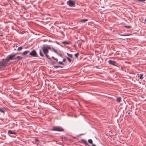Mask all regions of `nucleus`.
<instances>
[{
    "label": "nucleus",
    "mask_w": 146,
    "mask_h": 146,
    "mask_svg": "<svg viewBox=\"0 0 146 146\" xmlns=\"http://www.w3.org/2000/svg\"><path fill=\"white\" fill-rule=\"evenodd\" d=\"M42 48L44 54H48L49 52L48 49L51 48V46L47 44L44 45Z\"/></svg>",
    "instance_id": "nucleus-1"
},
{
    "label": "nucleus",
    "mask_w": 146,
    "mask_h": 146,
    "mask_svg": "<svg viewBox=\"0 0 146 146\" xmlns=\"http://www.w3.org/2000/svg\"><path fill=\"white\" fill-rule=\"evenodd\" d=\"M17 54H11L8 55L6 58V61L9 62L10 60H16L15 56Z\"/></svg>",
    "instance_id": "nucleus-2"
},
{
    "label": "nucleus",
    "mask_w": 146,
    "mask_h": 146,
    "mask_svg": "<svg viewBox=\"0 0 146 146\" xmlns=\"http://www.w3.org/2000/svg\"><path fill=\"white\" fill-rule=\"evenodd\" d=\"M51 130L55 131H64V129L61 127L56 126L54 127Z\"/></svg>",
    "instance_id": "nucleus-3"
},
{
    "label": "nucleus",
    "mask_w": 146,
    "mask_h": 146,
    "mask_svg": "<svg viewBox=\"0 0 146 146\" xmlns=\"http://www.w3.org/2000/svg\"><path fill=\"white\" fill-rule=\"evenodd\" d=\"M30 55L34 57H38V55L37 54L36 50L34 49L29 54Z\"/></svg>",
    "instance_id": "nucleus-4"
},
{
    "label": "nucleus",
    "mask_w": 146,
    "mask_h": 146,
    "mask_svg": "<svg viewBox=\"0 0 146 146\" xmlns=\"http://www.w3.org/2000/svg\"><path fill=\"white\" fill-rule=\"evenodd\" d=\"M8 62L6 61V59L5 60L4 59H3V60L0 62V66L3 67L7 66Z\"/></svg>",
    "instance_id": "nucleus-5"
},
{
    "label": "nucleus",
    "mask_w": 146,
    "mask_h": 146,
    "mask_svg": "<svg viewBox=\"0 0 146 146\" xmlns=\"http://www.w3.org/2000/svg\"><path fill=\"white\" fill-rule=\"evenodd\" d=\"M68 5L71 7L74 6L75 3V2L72 1L71 0H69L67 2Z\"/></svg>",
    "instance_id": "nucleus-6"
},
{
    "label": "nucleus",
    "mask_w": 146,
    "mask_h": 146,
    "mask_svg": "<svg viewBox=\"0 0 146 146\" xmlns=\"http://www.w3.org/2000/svg\"><path fill=\"white\" fill-rule=\"evenodd\" d=\"M108 62L110 64L113 65H115V64L116 63V62L115 61L111 60H109L108 61Z\"/></svg>",
    "instance_id": "nucleus-7"
},
{
    "label": "nucleus",
    "mask_w": 146,
    "mask_h": 146,
    "mask_svg": "<svg viewBox=\"0 0 146 146\" xmlns=\"http://www.w3.org/2000/svg\"><path fill=\"white\" fill-rule=\"evenodd\" d=\"M8 134H16V133L14 132L12 130H9L8 131Z\"/></svg>",
    "instance_id": "nucleus-8"
},
{
    "label": "nucleus",
    "mask_w": 146,
    "mask_h": 146,
    "mask_svg": "<svg viewBox=\"0 0 146 146\" xmlns=\"http://www.w3.org/2000/svg\"><path fill=\"white\" fill-rule=\"evenodd\" d=\"M138 77H139V78L141 79H142L143 78V74H141L140 75L139 74H137Z\"/></svg>",
    "instance_id": "nucleus-9"
},
{
    "label": "nucleus",
    "mask_w": 146,
    "mask_h": 146,
    "mask_svg": "<svg viewBox=\"0 0 146 146\" xmlns=\"http://www.w3.org/2000/svg\"><path fill=\"white\" fill-rule=\"evenodd\" d=\"M15 58H16V59L18 60H17V61H18L19 60H21V59H22L23 58V57H21L20 56H18L17 57H15Z\"/></svg>",
    "instance_id": "nucleus-10"
},
{
    "label": "nucleus",
    "mask_w": 146,
    "mask_h": 146,
    "mask_svg": "<svg viewBox=\"0 0 146 146\" xmlns=\"http://www.w3.org/2000/svg\"><path fill=\"white\" fill-rule=\"evenodd\" d=\"M39 53L40 55L42 57L44 56V55L42 52L41 49L40 50L39 52Z\"/></svg>",
    "instance_id": "nucleus-11"
},
{
    "label": "nucleus",
    "mask_w": 146,
    "mask_h": 146,
    "mask_svg": "<svg viewBox=\"0 0 146 146\" xmlns=\"http://www.w3.org/2000/svg\"><path fill=\"white\" fill-rule=\"evenodd\" d=\"M29 52H30L29 50H25V51L24 52H23V55H25L27 54H28V53H29Z\"/></svg>",
    "instance_id": "nucleus-12"
},
{
    "label": "nucleus",
    "mask_w": 146,
    "mask_h": 146,
    "mask_svg": "<svg viewBox=\"0 0 146 146\" xmlns=\"http://www.w3.org/2000/svg\"><path fill=\"white\" fill-rule=\"evenodd\" d=\"M121 97H119L117 98V102H120L121 101Z\"/></svg>",
    "instance_id": "nucleus-13"
},
{
    "label": "nucleus",
    "mask_w": 146,
    "mask_h": 146,
    "mask_svg": "<svg viewBox=\"0 0 146 146\" xmlns=\"http://www.w3.org/2000/svg\"><path fill=\"white\" fill-rule=\"evenodd\" d=\"M66 58L67 59V60H68V61L69 62V63L71 62V59L69 57H66Z\"/></svg>",
    "instance_id": "nucleus-14"
},
{
    "label": "nucleus",
    "mask_w": 146,
    "mask_h": 146,
    "mask_svg": "<svg viewBox=\"0 0 146 146\" xmlns=\"http://www.w3.org/2000/svg\"><path fill=\"white\" fill-rule=\"evenodd\" d=\"M82 141L84 143L85 145H88V144L86 140H84V139H83Z\"/></svg>",
    "instance_id": "nucleus-15"
},
{
    "label": "nucleus",
    "mask_w": 146,
    "mask_h": 146,
    "mask_svg": "<svg viewBox=\"0 0 146 146\" xmlns=\"http://www.w3.org/2000/svg\"><path fill=\"white\" fill-rule=\"evenodd\" d=\"M23 46L19 47L18 48V49H17V50L18 51H20L23 49Z\"/></svg>",
    "instance_id": "nucleus-16"
},
{
    "label": "nucleus",
    "mask_w": 146,
    "mask_h": 146,
    "mask_svg": "<svg viewBox=\"0 0 146 146\" xmlns=\"http://www.w3.org/2000/svg\"><path fill=\"white\" fill-rule=\"evenodd\" d=\"M45 54V56L47 58L50 60H51V59L50 57L48 54Z\"/></svg>",
    "instance_id": "nucleus-17"
},
{
    "label": "nucleus",
    "mask_w": 146,
    "mask_h": 146,
    "mask_svg": "<svg viewBox=\"0 0 146 146\" xmlns=\"http://www.w3.org/2000/svg\"><path fill=\"white\" fill-rule=\"evenodd\" d=\"M88 19H81L80 21L81 22L84 23L85 22L88 21Z\"/></svg>",
    "instance_id": "nucleus-18"
},
{
    "label": "nucleus",
    "mask_w": 146,
    "mask_h": 146,
    "mask_svg": "<svg viewBox=\"0 0 146 146\" xmlns=\"http://www.w3.org/2000/svg\"><path fill=\"white\" fill-rule=\"evenodd\" d=\"M67 54L68 56V57H69L70 58H72V54H70L68 53H67Z\"/></svg>",
    "instance_id": "nucleus-19"
},
{
    "label": "nucleus",
    "mask_w": 146,
    "mask_h": 146,
    "mask_svg": "<svg viewBox=\"0 0 146 146\" xmlns=\"http://www.w3.org/2000/svg\"><path fill=\"white\" fill-rule=\"evenodd\" d=\"M88 142L89 143H90V144H93L92 141V139H89L88 140Z\"/></svg>",
    "instance_id": "nucleus-20"
},
{
    "label": "nucleus",
    "mask_w": 146,
    "mask_h": 146,
    "mask_svg": "<svg viewBox=\"0 0 146 146\" xmlns=\"http://www.w3.org/2000/svg\"><path fill=\"white\" fill-rule=\"evenodd\" d=\"M70 43V42L64 41V45L65 44H69Z\"/></svg>",
    "instance_id": "nucleus-21"
},
{
    "label": "nucleus",
    "mask_w": 146,
    "mask_h": 146,
    "mask_svg": "<svg viewBox=\"0 0 146 146\" xmlns=\"http://www.w3.org/2000/svg\"><path fill=\"white\" fill-rule=\"evenodd\" d=\"M79 54L78 53H76L74 54L75 56L77 58H78V56Z\"/></svg>",
    "instance_id": "nucleus-22"
},
{
    "label": "nucleus",
    "mask_w": 146,
    "mask_h": 146,
    "mask_svg": "<svg viewBox=\"0 0 146 146\" xmlns=\"http://www.w3.org/2000/svg\"><path fill=\"white\" fill-rule=\"evenodd\" d=\"M5 111L4 110L1 109V108H0V112L1 113H4Z\"/></svg>",
    "instance_id": "nucleus-23"
},
{
    "label": "nucleus",
    "mask_w": 146,
    "mask_h": 146,
    "mask_svg": "<svg viewBox=\"0 0 146 146\" xmlns=\"http://www.w3.org/2000/svg\"><path fill=\"white\" fill-rule=\"evenodd\" d=\"M52 49L53 50V51L55 52L56 53H57V51L54 48H52Z\"/></svg>",
    "instance_id": "nucleus-24"
},
{
    "label": "nucleus",
    "mask_w": 146,
    "mask_h": 146,
    "mask_svg": "<svg viewBox=\"0 0 146 146\" xmlns=\"http://www.w3.org/2000/svg\"><path fill=\"white\" fill-rule=\"evenodd\" d=\"M58 64H63L62 62H58Z\"/></svg>",
    "instance_id": "nucleus-25"
},
{
    "label": "nucleus",
    "mask_w": 146,
    "mask_h": 146,
    "mask_svg": "<svg viewBox=\"0 0 146 146\" xmlns=\"http://www.w3.org/2000/svg\"><path fill=\"white\" fill-rule=\"evenodd\" d=\"M54 67L55 68H57L58 67H60V66H54Z\"/></svg>",
    "instance_id": "nucleus-26"
},
{
    "label": "nucleus",
    "mask_w": 146,
    "mask_h": 146,
    "mask_svg": "<svg viewBox=\"0 0 146 146\" xmlns=\"http://www.w3.org/2000/svg\"><path fill=\"white\" fill-rule=\"evenodd\" d=\"M146 0H138V1H140L141 2H143V1H145Z\"/></svg>",
    "instance_id": "nucleus-27"
},
{
    "label": "nucleus",
    "mask_w": 146,
    "mask_h": 146,
    "mask_svg": "<svg viewBox=\"0 0 146 146\" xmlns=\"http://www.w3.org/2000/svg\"><path fill=\"white\" fill-rule=\"evenodd\" d=\"M52 58H53L54 59V60H56V61H58V60L57 59H56V58H55L53 57V56H52Z\"/></svg>",
    "instance_id": "nucleus-28"
},
{
    "label": "nucleus",
    "mask_w": 146,
    "mask_h": 146,
    "mask_svg": "<svg viewBox=\"0 0 146 146\" xmlns=\"http://www.w3.org/2000/svg\"><path fill=\"white\" fill-rule=\"evenodd\" d=\"M92 146H96V145H95L93 144H92Z\"/></svg>",
    "instance_id": "nucleus-29"
},
{
    "label": "nucleus",
    "mask_w": 146,
    "mask_h": 146,
    "mask_svg": "<svg viewBox=\"0 0 146 146\" xmlns=\"http://www.w3.org/2000/svg\"><path fill=\"white\" fill-rule=\"evenodd\" d=\"M35 141H38V139H35Z\"/></svg>",
    "instance_id": "nucleus-30"
},
{
    "label": "nucleus",
    "mask_w": 146,
    "mask_h": 146,
    "mask_svg": "<svg viewBox=\"0 0 146 146\" xmlns=\"http://www.w3.org/2000/svg\"><path fill=\"white\" fill-rule=\"evenodd\" d=\"M62 62H64V58L62 59Z\"/></svg>",
    "instance_id": "nucleus-31"
},
{
    "label": "nucleus",
    "mask_w": 146,
    "mask_h": 146,
    "mask_svg": "<svg viewBox=\"0 0 146 146\" xmlns=\"http://www.w3.org/2000/svg\"><path fill=\"white\" fill-rule=\"evenodd\" d=\"M62 43L63 44H64V41L62 42Z\"/></svg>",
    "instance_id": "nucleus-32"
},
{
    "label": "nucleus",
    "mask_w": 146,
    "mask_h": 146,
    "mask_svg": "<svg viewBox=\"0 0 146 146\" xmlns=\"http://www.w3.org/2000/svg\"><path fill=\"white\" fill-rule=\"evenodd\" d=\"M128 27V28H130V26H128V27Z\"/></svg>",
    "instance_id": "nucleus-33"
},
{
    "label": "nucleus",
    "mask_w": 146,
    "mask_h": 146,
    "mask_svg": "<svg viewBox=\"0 0 146 146\" xmlns=\"http://www.w3.org/2000/svg\"><path fill=\"white\" fill-rule=\"evenodd\" d=\"M145 21L146 22V19H145Z\"/></svg>",
    "instance_id": "nucleus-34"
},
{
    "label": "nucleus",
    "mask_w": 146,
    "mask_h": 146,
    "mask_svg": "<svg viewBox=\"0 0 146 146\" xmlns=\"http://www.w3.org/2000/svg\"><path fill=\"white\" fill-rule=\"evenodd\" d=\"M65 60H66V59H64V62H65Z\"/></svg>",
    "instance_id": "nucleus-35"
},
{
    "label": "nucleus",
    "mask_w": 146,
    "mask_h": 146,
    "mask_svg": "<svg viewBox=\"0 0 146 146\" xmlns=\"http://www.w3.org/2000/svg\"><path fill=\"white\" fill-rule=\"evenodd\" d=\"M144 23L145 24H146L145 22H144Z\"/></svg>",
    "instance_id": "nucleus-36"
}]
</instances>
